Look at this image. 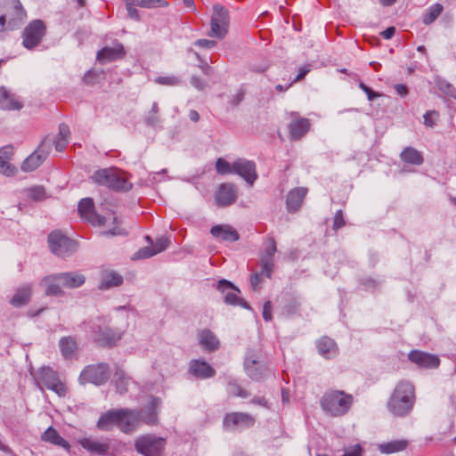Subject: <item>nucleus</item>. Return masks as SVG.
Segmentation results:
<instances>
[{
	"instance_id": "17",
	"label": "nucleus",
	"mask_w": 456,
	"mask_h": 456,
	"mask_svg": "<svg viewBox=\"0 0 456 456\" xmlns=\"http://www.w3.org/2000/svg\"><path fill=\"white\" fill-rule=\"evenodd\" d=\"M408 359L419 367L426 369H436L440 364V359L437 355L419 350L411 351Z\"/></svg>"
},
{
	"instance_id": "61",
	"label": "nucleus",
	"mask_w": 456,
	"mask_h": 456,
	"mask_svg": "<svg viewBox=\"0 0 456 456\" xmlns=\"http://www.w3.org/2000/svg\"><path fill=\"white\" fill-rule=\"evenodd\" d=\"M261 273H255L250 277V285L253 290H258L260 289V284L262 281Z\"/></svg>"
},
{
	"instance_id": "10",
	"label": "nucleus",
	"mask_w": 456,
	"mask_h": 456,
	"mask_svg": "<svg viewBox=\"0 0 456 456\" xmlns=\"http://www.w3.org/2000/svg\"><path fill=\"white\" fill-rule=\"evenodd\" d=\"M80 217L94 226H102L106 223V217L95 212L94 202L92 198L80 200L77 205Z\"/></svg>"
},
{
	"instance_id": "26",
	"label": "nucleus",
	"mask_w": 456,
	"mask_h": 456,
	"mask_svg": "<svg viewBox=\"0 0 456 456\" xmlns=\"http://www.w3.org/2000/svg\"><path fill=\"white\" fill-rule=\"evenodd\" d=\"M190 372L199 379H208L216 375V370L207 362L193 360L190 363Z\"/></svg>"
},
{
	"instance_id": "16",
	"label": "nucleus",
	"mask_w": 456,
	"mask_h": 456,
	"mask_svg": "<svg viewBox=\"0 0 456 456\" xmlns=\"http://www.w3.org/2000/svg\"><path fill=\"white\" fill-rule=\"evenodd\" d=\"M232 167L233 174L240 175L250 185H252L257 178L256 164L252 160L238 159L232 162Z\"/></svg>"
},
{
	"instance_id": "40",
	"label": "nucleus",
	"mask_w": 456,
	"mask_h": 456,
	"mask_svg": "<svg viewBox=\"0 0 456 456\" xmlns=\"http://www.w3.org/2000/svg\"><path fill=\"white\" fill-rule=\"evenodd\" d=\"M96 427L101 431L111 430L114 427V409L102 413L97 421Z\"/></svg>"
},
{
	"instance_id": "55",
	"label": "nucleus",
	"mask_w": 456,
	"mask_h": 456,
	"mask_svg": "<svg viewBox=\"0 0 456 456\" xmlns=\"http://www.w3.org/2000/svg\"><path fill=\"white\" fill-rule=\"evenodd\" d=\"M424 124L427 126H434L436 125V120L439 118V113L436 110H428L424 114Z\"/></svg>"
},
{
	"instance_id": "1",
	"label": "nucleus",
	"mask_w": 456,
	"mask_h": 456,
	"mask_svg": "<svg viewBox=\"0 0 456 456\" xmlns=\"http://www.w3.org/2000/svg\"><path fill=\"white\" fill-rule=\"evenodd\" d=\"M415 403V387L407 380L399 381L387 402L389 411L397 417H405L412 411Z\"/></svg>"
},
{
	"instance_id": "15",
	"label": "nucleus",
	"mask_w": 456,
	"mask_h": 456,
	"mask_svg": "<svg viewBox=\"0 0 456 456\" xmlns=\"http://www.w3.org/2000/svg\"><path fill=\"white\" fill-rule=\"evenodd\" d=\"M5 15L8 20V28L14 29L23 22L26 18V11L20 0H10L5 7Z\"/></svg>"
},
{
	"instance_id": "48",
	"label": "nucleus",
	"mask_w": 456,
	"mask_h": 456,
	"mask_svg": "<svg viewBox=\"0 0 456 456\" xmlns=\"http://www.w3.org/2000/svg\"><path fill=\"white\" fill-rule=\"evenodd\" d=\"M216 172L220 175L233 174L232 163H229L225 159L219 158L216 162Z\"/></svg>"
},
{
	"instance_id": "12",
	"label": "nucleus",
	"mask_w": 456,
	"mask_h": 456,
	"mask_svg": "<svg viewBox=\"0 0 456 456\" xmlns=\"http://www.w3.org/2000/svg\"><path fill=\"white\" fill-rule=\"evenodd\" d=\"M136 410H118L116 411V426L124 433H132L140 426Z\"/></svg>"
},
{
	"instance_id": "47",
	"label": "nucleus",
	"mask_w": 456,
	"mask_h": 456,
	"mask_svg": "<svg viewBox=\"0 0 456 456\" xmlns=\"http://www.w3.org/2000/svg\"><path fill=\"white\" fill-rule=\"evenodd\" d=\"M158 113H159V105L157 102H153L151 110L149 111V113L145 117V123L151 126H157L160 121V119L158 116Z\"/></svg>"
},
{
	"instance_id": "28",
	"label": "nucleus",
	"mask_w": 456,
	"mask_h": 456,
	"mask_svg": "<svg viewBox=\"0 0 456 456\" xmlns=\"http://www.w3.org/2000/svg\"><path fill=\"white\" fill-rule=\"evenodd\" d=\"M319 354L326 359H332L338 355V346L335 341L328 337H323L317 341Z\"/></svg>"
},
{
	"instance_id": "46",
	"label": "nucleus",
	"mask_w": 456,
	"mask_h": 456,
	"mask_svg": "<svg viewBox=\"0 0 456 456\" xmlns=\"http://www.w3.org/2000/svg\"><path fill=\"white\" fill-rule=\"evenodd\" d=\"M97 61L100 63L111 62L114 60V48L105 47L98 51Z\"/></svg>"
},
{
	"instance_id": "49",
	"label": "nucleus",
	"mask_w": 456,
	"mask_h": 456,
	"mask_svg": "<svg viewBox=\"0 0 456 456\" xmlns=\"http://www.w3.org/2000/svg\"><path fill=\"white\" fill-rule=\"evenodd\" d=\"M276 243L273 238L268 240V243L262 254L261 259L273 260L274 254L276 252Z\"/></svg>"
},
{
	"instance_id": "22",
	"label": "nucleus",
	"mask_w": 456,
	"mask_h": 456,
	"mask_svg": "<svg viewBox=\"0 0 456 456\" xmlns=\"http://www.w3.org/2000/svg\"><path fill=\"white\" fill-rule=\"evenodd\" d=\"M52 280H57L62 287L76 289L82 286L86 281V277L76 272H67L53 274Z\"/></svg>"
},
{
	"instance_id": "29",
	"label": "nucleus",
	"mask_w": 456,
	"mask_h": 456,
	"mask_svg": "<svg viewBox=\"0 0 456 456\" xmlns=\"http://www.w3.org/2000/svg\"><path fill=\"white\" fill-rule=\"evenodd\" d=\"M41 439L45 442L50 443L54 445L61 446L66 451H69L70 445L68 441L61 437L56 429L49 427L41 436Z\"/></svg>"
},
{
	"instance_id": "58",
	"label": "nucleus",
	"mask_w": 456,
	"mask_h": 456,
	"mask_svg": "<svg viewBox=\"0 0 456 456\" xmlns=\"http://www.w3.org/2000/svg\"><path fill=\"white\" fill-rule=\"evenodd\" d=\"M359 87L367 94L369 101H373L375 98L381 96L380 94L372 91L371 88H370L362 82L359 83Z\"/></svg>"
},
{
	"instance_id": "24",
	"label": "nucleus",
	"mask_w": 456,
	"mask_h": 456,
	"mask_svg": "<svg viewBox=\"0 0 456 456\" xmlns=\"http://www.w3.org/2000/svg\"><path fill=\"white\" fill-rule=\"evenodd\" d=\"M13 155V147L5 145L0 148V173L6 176H13L17 173V168L9 163Z\"/></svg>"
},
{
	"instance_id": "4",
	"label": "nucleus",
	"mask_w": 456,
	"mask_h": 456,
	"mask_svg": "<svg viewBox=\"0 0 456 456\" xmlns=\"http://www.w3.org/2000/svg\"><path fill=\"white\" fill-rule=\"evenodd\" d=\"M95 184L107 189L110 192V198H102L101 203L102 208L108 212L114 213V204L112 202V193L114 191V167H105L96 170L91 176Z\"/></svg>"
},
{
	"instance_id": "62",
	"label": "nucleus",
	"mask_w": 456,
	"mask_h": 456,
	"mask_svg": "<svg viewBox=\"0 0 456 456\" xmlns=\"http://www.w3.org/2000/svg\"><path fill=\"white\" fill-rule=\"evenodd\" d=\"M69 134L70 131L69 126L64 123L60 124L57 138L68 140Z\"/></svg>"
},
{
	"instance_id": "11",
	"label": "nucleus",
	"mask_w": 456,
	"mask_h": 456,
	"mask_svg": "<svg viewBox=\"0 0 456 456\" xmlns=\"http://www.w3.org/2000/svg\"><path fill=\"white\" fill-rule=\"evenodd\" d=\"M255 418L246 412H231L227 413L223 420V426L229 431L238 429H245L253 427Z\"/></svg>"
},
{
	"instance_id": "5",
	"label": "nucleus",
	"mask_w": 456,
	"mask_h": 456,
	"mask_svg": "<svg viewBox=\"0 0 456 456\" xmlns=\"http://www.w3.org/2000/svg\"><path fill=\"white\" fill-rule=\"evenodd\" d=\"M48 244L51 251L57 256L65 258L74 254L77 249V243L62 234L53 231L48 235Z\"/></svg>"
},
{
	"instance_id": "31",
	"label": "nucleus",
	"mask_w": 456,
	"mask_h": 456,
	"mask_svg": "<svg viewBox=\"0 0 456 456\" xmlns=\"http://www.w3.org/2000/svg\"><path fill=\"white\" fill-rule=\"evenodd\" d=\"M400 157L403 162L415 166H419L424 161L422 153L410 146L403 149Z\"/></svg>"
},
{
	"instance_id": "43",
	"label": "nucleus",
	"mask_w": 456,
	"mask_h": 456,
	"mask_svg": "<svg viewBox=\"0 0 456 456\" xmlns=\"http://www.w3.org/2000/svg\"><path fill=\"white\" fill-rule=\"evenodd\" d=\"M130 382L131 379L124 371L116 369V393L126 392Z\"/></svg>"
},
{
	"instance_id": "19",
	"label": "nucleus",
	"mask_w": 456,
	"mask_h": 456,
	"mask_svg": "<svg viewBox=\"0 0 456 456\" xmlns=\"http://www.w3.org/2000/svg\"><path fill=\"white\" fill-rule=\"evenodd\" d=\"M237 188L234 184L222 183L216 194V201L219 207H227L233 204L237 200Z\"/></svg>"
},
{
	"instance_id": "64",
	"label": "nucleus",
	"mask_w": 456,
	"mask_h": 456,
	"mask_svg": "<svg viewBox=\"0 0 456 456\" xmlns=\"http://www.w3.org/2000/svg\"><path fill=\"white\" fill-rule=\"evenodd\" d=\"M362 449L360 445H354L348 448L342 456H361Z\"/></svg>"
},
{
	"instance_id": "53",
	"label": "nucleus",
	"mask_w": 456,
	"mask_h": 456,
	"mask_svg": "<svg viewBox=\"0 0 456 456\" xmlns=\"http://www.w3.org/2000/svg\"><path fill=\"white\" fill-rule=\"evenodd\" d=\"M155 81L163 86H177L181 82L179 77L175 76L158 77Z\"/></svg>"
},
{
	"instance_id": "8",
	"label": "nucleus",
	"mask_w": 456,
	"mask_h": 456,
	"mask_svg": "<svg viewBox=\"0 0 456 456\" xmlns=\"http://www.w3.org/2000/svg\"><path fill=\"white\" fill-rule=\"evenodd\" d=\"M110 378V369L106 363L88 365L83 369L79 375V383L85 385L92 383L96 386L104 384Z\"/></svg>"
},
{
	"instance_id": "34",
	"label": "nucleus",
	"mask_w": 456,
	"mask_h": 456,
	"mask_svg": "<svg viewBox=\"0 0 456 456\" xmlns=\"http://www.w3.org/2000/svg\"><path fill=\"white\" fill-rule=\"evenodd\" d=\"M114 286V270L111 267L102 266L98 288L101 290L110 289Z\"/></svg>"
},
{
	"instance_id": "54",
	"label": "nucleus",
	"mask_w": 456,
	"mask_h": 456,
	"mask_svg": "<svg viewBox=\"0 0 456 456\" xmlns=\"http://www.w3.org/2000/svg\"><path fill=\"white\" fill-rule=\"evenodd\" d=\"M436 85H437L438 88L442 92H444L445 94H447L449 96H452V97H455L456 96V90H455V88L451 84H449L448 82H446L444 80H438L436 82Z\"/></svg>"
},
{
	"instance_id": "3",
	"label": "nucleus",
	"mask_w": 456,
	"mask_h": 456,
	"mask_svg": "<svg viewBox=\"0 0 456 456\" xmlns=\"http://www.w3.org/2000/svg\"><path fill=\"white\" fill-rule=\"evenodd\" d=\"M167 440L154 434L138 436L134 440V448L142 456H165Z\"/></svg>"
},
{
	"instance_id": "14",
	"label": "nucleus",
	"mask_w": 456,
	"mask_h": 456,
	"mask_svg": "<svg viewBox=\"0 0 456 456\" xmlns=\"http://www.w3.org/2000/svg\"><path fill=\"white\" fill-rule=\"evenodd\" d=\"M216 289L224 294V302L226 304L232 305H240L241 307L246 309L250 308L248 303L239 297L240 290L229 281H219Z\"/></svg>"
},
{
	"instance_id": "59",
	"label": "nucleus",
	"mask_w": 456,
	"mask_h": 456,
	"mask_svg": "<svg viewBox=\"0 0 456 456\" xmlns=\"http://www.w3.org/2000/svg\"><path fill=\"white\" fill-rule=\"evenodd\" d=\"M45 191L43 187L37 186L30 190V197L35 200H42L45 198Z\"/></svg>"
},
{
	"instance_id": "39",
	"label": "nucleus",
	"mask_w": 456,
	"mask_h": 456,
	"mask_svg": "<svg viewBox=\"0 0 456 456\" xmlns=\"http://www.w3.org/2000/svg\"><path fill=\"white\" fill-rule=\"evenodd\" d=\"M60 348L64 358L69 359L77 349L76 340L72 337H63L60 340Z\"/></svg>"
},
{
	"instance_id": "57",
	"label": "nucleus",
	"mask_w": 456,
	"mask_h": 456,
	"mask_svg": "<svg viewBox=\"0 0 456 456\" xmlns=\"http://www.w3.org/2000/svg\"><path fill=\"white\" fill-rule=\"evenodd\" d=\"M156 253L152 247H144L139 249L136 253V258H149L155 256Z\"/></svg>"
},
{
	"instance_id": "42",
	"label": "nucleus",
	"mask_w": 456,
	"mask_h": 456,
	"mask_svg": "<svg viewBox=\"0 0 456 456\" xmlns=\"http://www.w3.org/2000/svg\"><path fill=\"white\" fill-rule=\"evenodd\" d=\"M53 275L45 277L42 283L45 286V294L47 296H61V283L58 282L57 280H52Z\"/></svg>"
},
{
	"instance_id": "35",
	"label": "nucleus",
	"mask_w": 456,
	"mask_h": 456,
	"mask_svg": "<svg viewBox=\"0 0 456 456\" xmlns=\"http://www.w3.org/2000/svg\"><path fill=\"white\" fill-rule=\"evenodd\" d=\"M408 446L407 440H395L379 444V450L382 453L390 454L405 450Z\"/></svg>"
},
{
	"instance_id": "13",
	"label": "nucleus",
	"mask_w": 456,
	"mask_h": 456,
	"mask_svg": "<svg viewBox=\"0 0 456 456\" xmlns=\"http://www.w3.org/2000/svg\"><path fill=\"white\" fill-rule=\"evenodd\" d=\"M160 405L161 400L158 397H153L147 405L140 410H136L140 424L143 423L148 426L158 425Z\"/></svg>"
},
{
	"instance_id": "44",
	"label": "nucleus",
	"mask_w": 456,
	"mask_h": 456,
	"mask_svg": "<svg viewBox=\"0 0 456 456\" xmlns=\"http://www.w3.org/2000/svg\"><path fill=\"white\" fill-rule=\"evenodd\" d=\"M227 391L230 395L239 396L242 398H247L250 395V394L243 389L236 381L229 380L227 385Z\"/></svg>"
},
{
	"instance_id": "9",
	"label": "nucleus",
	"mask_w": 456,
	"mask_h": 456,
	"mask_svg": "<svg viewBox=\"0 0 456 456\" xmlns=\"http://www.w3.org/2000/svg\"><path fill=\"white\" fill-rule=\"evenodd\" d=\"M46 27L43 20L30 21L22 32V45L25 48L32 50L37 47L45 36Z\"/></svg>"
},
{
	"instance_id": "27",
	"label": "nucleus",
	"mask_w": 456,
	"mask_h": 456,
	"mask_svg": "<svg viewBox=\"0 0 456 456\" xmlns=\"http://www.w3.org/2000/svg\"><path fill=\"white\" fill-rule=\"evenodd\" d=\"M210 232L215 238L224 241H236L240 238L238 232L230 225H215Z\"/></svg>"
},
{
	"instance_id": "41",
	"label": "nucleus",
	"mask_w": 456,
	"mask_h": 456,
	"mask_svg": "<svg viewBox=\"0 0 456 456\" xmlns=\"http://www.w3.org/2000/svg\"><path fill=\"white\" fill-rule=\"evenodd\" d=\"M444 7L441 4H434L428 7L422 15V22L425 25H430L442 13Z\"/></svg>"
},
{
	"instance_id": "38",
	"label": "nucleus",
	"mask_w": 456,
	"mask_h": 456,
	"mask_svg": "<svg viewBox=\"0 0 456 456\" xmlns=\"http://www.w3.org/2000/svg\"><path fill=\"white\" fill-rule=\"evenodd\" d=\"M126 5L139 6L142 8L152 9L167 7V2H161L159 0H122Z\"/></svg>"
},
{
	"instance_id": "2",
	"label": "nucleus",
	"mask_w": 456,
	"mask_h": 456,
	"mask_svg": "<svg viewBox=\"0 0 456 456\" xmlns=\"http://www.w3.org/2000/svg\"><path fill=\"white\" fill-rule=\"evenodd\" d=\"M354 403V397L342 390H330L321 398L322 409L331 417H341L346 414Z\"/></svg>"
},
{
	"instance_id": "37",
	"label": "nucleus",
	"mask_w": 456,
	"mask_h": 456,
	"mask_svg": "<svg viewBox=\"0 0 456 456\" xmlns=\"http://www.w3.org/2000/svg\"><path fill=\"white\" fill-rule=\"evenodd\" d=\"M130 175L121 169L116 168V191H128L133 184L129 181Z\"/></svg>"
},
{
	"instance_id": "36",
	"label": "nucleus",
	"mask_w": 456,
	"mask_h": 456,
	"mask_svg": "<svg viewBox=\"0 0 456 456\" xmlns=\"http://www.w3.org/2000/svg\"><path fill=\"white\" fill-rule=\"evenodd\" d=\"M38 381L46 388L59 379L58 373L50 367H43L37 374Z\"/></svg>"
},
{
	"instance_id": "23",
	"label": "nucleus",
	"mask_w": 456,
	"mask_h": 456,
	"mask_svg": "<svg viewBox=\"0 0 456 456\" xmlns=\"http://www.w3.org/2000/svg\"><path fill=\"white\" fill-rule=\"evenodd\" d=\"M48 152L40 145L33 153L24 159L21 163V170L24 172H32L36 170L45 160Z\"/></svg>"
},
{
	"instance_id": "50",
	"label": "nucleus",
	"mask_w": 456,
	"mask_h": 456,
	"mask_svg": "<svg viewBox=\"0 0 456 456\" xmlns=\"http://www.w3.org/2000/svg\"><path fill=\"white\" fill-rule=\"evenodd\" d=\"M47 389L52 390L60 397H65L68 393V388L66 385L61 381L59 379L53 384L47 387Z\"/></svg>"
},
{
	"instance_id": "7",
	"label": "nucleus",
	"mask_w": 456,
	"mask_h": 456,
	"mask_svg": "<svg viewBox=\"0 0 456 456\" xmlns=\"http://www.w3.org/2000/svg\"><path fill=\"white\" fill-rule=\"evenodd\" d=\"M111 318L99 317L95 320L92 326V333L94 340L100 346L112 347L114 344V334L111 327Z\"/></svg>"
},
{
	"instance_id": "45",
	"label": "nucleus",
	"mask_w": 456,
	"mask_h": 456,
	"mask_svg": "<svg viewBox=\"0 0 456 456\" xmlns=\"http://www.w3.org/2000/svg\"><path fill=\"white\" fill-rule=\"evenodd\" d=\"M129 316L130 314L125 306L116 308V318L120 320L118 330H120L122 332H124L129 325Z\"/></svg>"
},
{
	"instance_id": "60",
	"label": "nucleus",
	"mask_w": 456,
	"mask_h": 456,
	"mask_svg": "<svg viewBox=\"0 0 456 456\" xmlns=\"http://www.w3.org/2000/svg\"><path fill=\"white\" fill-rule=\"evenodd\" d=\"M273 305L271 301H266L263 306V318L265 321L269 322L273 318Z\"/></svg>"
},
{
	"instance_id": "25",
	"label": "nucleus",
	"mask_w": 456,
	"mask_h": 456,
	"mask_svg": "<svg viewBox=\"0 0 456 456\" xmlns=\"http://www.w3.org/2000/svg\"><path fill=\"white\" fill-rule=\"evenodd\" d=\"M307 193V189L305 187H297L292 189L286 200L287 209L289 212H297L303 203V200Z\"/></svg>"
},
{
	"instance_id": "32",
	"label": "nucleus",
	"mask_w": 456,
	"mask_h": 456,
	"mask_svg": "<svg viewBox=\"0 0 456 456\" xmlns=\"http://www.w3.org/2000/svg\"><path fill=\"white\" fill-rule=\"evenodd\" d=\"M22 103L11 95L6 90L0 89V109L15 110L22 108Z\"/></svg>"
},
{
	"instance_id": "33",
	"label": "nucleus",
	"mask_w": 456,
	"mask_h": 456,
	"mask_svg": "<svg viewBox=\"0 0 456 456\" xmlns=\"http://www.w3.org/2000/svg\"><path fill=\"white\" fill-rule=\"evenodd\" d=\"M31 296V288L29 285H25L18 289L11 299V304L14 307H20L28 303Z\"/></svg>"
},
{
	"instance_id": "6",
	"label": "nucleus",
	"mask_w": 456,
	"mask_h": 456,
	"mask_svg": "<svg viewBox=\"0 0 456 456\" xmlns=\"http://www.w3.org/2000/svg\"><path fill=\"white\" fill-rule=\"evenodd\" d=\"M230 16L228 10L219 4L214 5L208 36L218 39L224 38L228 32Z\"/></svg>"
},
{
	"instance_id": "18",
	"label": "nucleus",
	"mask_w": 456,
	"mask_h": 456,
	"mask_svg": "<svg viewBox=\"0 0 456 456\" xmlns=\"http://www.w3.org/2000/svg\"><path fill=\"white\" fill-rule=\"evenodd\" d=\"M78 444L83 449L92 454L105 456L110 449L111 440L106 438L100 441L89 437H85L79 439Z\"/></svg>"
},
{
	"instance_id": "63",
	"label": "nucleus",
	"mask_w": 456,
	"mask_h": 456,
	"mask_svg": "<svg viewBox=\"0 0 456 456\" xmlns=\"http://www.w3.org/2000/svg\"><path fill=\"white\" fill-rule=\"evenodd\" d=\"M195 45H198V46L203 47V48H207V49H210L216 45V42L214 40H209V39H198L195 42Z\"/></svg>"
},
{
	"instance_id": "21",
	"label": "nucleus",
	"mask_w": 456,
	"mask_h": 456,
	"mask_svg": "<svg viewBox=\"0 0 456 456\" xmlns=\"http://www.w3.org/2000/svg\"><path fill=\"white\" fill-rule=\"evenodd\" d=\"M291 117L294 119L289 126L290 139L299 140L309 131L310 121L305 118H298V114L296 112H292Z\"/></svg>"
},
{
	"instance_id": "56",
	"label": "nucleus",
	"mask_w": 456,
	"mask_h": 456,
	"mask_svg": "<svg viewBox=\"0 0 456 456\" xmlns=\"http://www.w3.org/2000/svg\"><path fill=\"white\" fill-rule=\"evenodd\" d=\"M345 224H346V222H345V219H344L343 211L342 210H338L335 213V216H334L333 229L334 230H338L341 227H343Z\"/></svg>"
},
{
	"instance_id": "20",
	"label": "nucleus",
	"mask_w": 456,
	"mask_h": 456,
	"mask_svg": "<svg viewBox=\"0 0 456 456\" xmlns=\"http://www.w3.org/2000/svg\"><path fill=\"white\" fill-rule=\"evenodd\" d=\"M244 364L248 377L253 380L260 381L270 374L269 369L249 354L246 356Z\"/></svg>"
},
{
	"instance_id": "30",
	"label": "nucleus",
	"mask_w": 456,
	"mask_h": 456,
	"mask_svg": "<svg viewBox=\"0 0 456 456\" xmlns=\"http://www.w3.org/2000/svg\"><path fill=\"white\" fill-rule=\"evenodd\" d=\"M200 345L208 351H215L219 347V340L209 330H203L199 333Z\"/></svg>"
},
{
	"instance_id": "52",
	"label": "nucleus",
	"mask_w": 456,
	"mask_h": 456,
	"mask_svg": "<svg viewBox=\"0 0 456 456\" xmlns=\"http://www.w3.org/2000/svg\"><path fill=\"white\" fill-rule=\"evenodd\" d=\"M170 244V240L167 237L162 236L158 238L155 243L152 245V248L154 249L156 255L164 251L167 248Z\"/></svg>"
},
{
	"instance_id": "51",
	"label": "nucleus",
	"mask_w": 456,
	"mask_h": 456,
	"mask_svg": "<svg viewBox=\"0 0 456 456\" xmlns=\"http://www.w3.org/2000/svg\"><path fill=\"white\" fill-rule=\"evenodd\" d=\"M274 267V260L261 259V273L262 275L271 278Z\"/></svg>"
}]
</instances>
